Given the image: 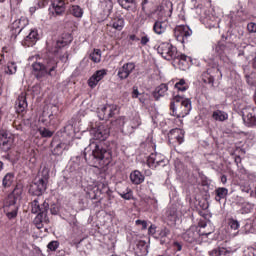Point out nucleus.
I'll list each match as a JSON object with an SVG mask.
<instances>
[{"instance_id": "obj_1", "label": "nucleus", "mask_w": 256, "mask_h": 256, "mask_svg": "<svg viewBox=\"0 0 256 256\" xmlns=\"http://www.w3.org/2000/svg\"><path fill=\"white\" fill-rule=\"evenodd\" d=\"M84 158L88 165L99 169V167H105V165L111 163L113 154L111 150L104 148L103 145L92 142L85 148Z\"/></svg>"}, {"instance_id": "obj_2", "label": "nucleus", "mask_w": 256, "mask_h": 256, "mask_svg": "<svg viewBox=\"0 0 256 256\" xmlns=\"http://www.w3.org/2000/svg\"><path fill=\"white\" fill-rule=\"evenodd\" d=\"M32 69L37 79H41L42 77H45V75L55 77L57 75V60L55 57L48 55L43 62H34L32 64Z\"/></svg>"}, {"instance_id": "obj_3", "label": "nucleus", "mask_w": 256, "mask_h": 256, "mask_svg": "<svg viewBox=\"0 0 256 256\" xmlns=\"http://www.w3.org/2000/svg\"><path fill=\"white\" fill-rule=\"evenodd\" d=\"M31 212L37 215L34 219L37 229H43V223L46 225L49 223V216H47V213H49V203L47 201L39 203L38 198L34 199L31 203Z\"/></svg>"}, {"instance_id": "obj_4", "label": "nucleus", "mask_w": 256, "mask_h": 256, "mask_svg": "<svg viewBox=\"0 0 256 256\" xmlns=\"http://www.w3.org/2000/svg\"><path fill=\"white\" fill-rule=\"evenodd\" d=\"M191 109V100L180 95L174 96L170 103V114L173 117H187Z\"/></svg>"}, {"instance_id": "obj_5", "label": "nucleus", "mask_w": 256, "mask_h": 256, "mask_svg": "<svg viewBox=\"0 0 256 256\" xmlns=\"http://www.w3.org/2000/svg\"><path fill=\"white\" fill-rule=\"evenodd\" d=\"M211 233H213V229L208 232L201 230L198 231L197 227L192 226L182 234V239L185 241V243H190L193 245V243H201V237H209Z\"/></svg>"}, {"instance_id": "obj_6", "label": "nucleus", "mask_w": 256, "mask_h": 256, "mask_svg": "<svg viewBox=\"0 0 256 256\" xmlns=\"http://www.w3.org/2000/svg\"><path fill=\"white\" fill-rule=\"evenodd\" d=\"M109 184L105 180H100L88 188L87 197L88 199H99L100 195H109Z\"/></svg>"}, {"instance_id": "obj_7", "label": "nucleus", "mask_w": 256, "mask_h": 256, "mask_svg": "<svg viewBox=\"0 0 256 256\" xmlns=\"http://www.w3.org/2000/svg\"><path fill=\"white\" fill-rule=\"evenodd\" d=\"M157 52L163 57V59H166V61H175V59L179 57L177 47L173 46L169 42L161 43L157 48Z\"/></svg>"}, {"instance_id": "obj_8", "label": "nucleus", "mask_w": 256, "mask_h": 256, "mask_svg": "<svg viewBox=\"0 0 256 256\" xmlns=\"http://www.w3.org/2000/svg\"><path fill=\"white\" fill-rule=\"evenodd\" d=\"M117 105L115 104H106L98 109V117L101 121H109L111 117H115L118 113Z\"/></svg>"}, {"instance_id": "obj_9", "label": "nucleus", "mask_w": 256, "mask_h": 256, "mask_svg": "<svg viewBox=\"0 0 256 256\" xmlns=\"http://www.w3.org/2000/svg\"><path fill=\"white\" fill-rule=\"evenodd\" d=\"M241 113L246 127H256V108L248 106L242 108Z\"/></svg>"}, {"instance_id": "obj_10", "label": "nucleus", "mask_w": 256, "mask_h": 256, "mask_svg": "<svg viewBox=\"0 0 256 256\" xmlns=\"http://www.w3.org/2000/svg\"><path fill=\"white\" fill-rule=\"evenodd\" d=\"M26 25H29V20H27L26 17H20L15 20L10 26L11 37L17 39V36L23 33V29H25Z\"/></svg>"}, {"instance_id": "obj_11", "label": "nucleus", "mask_w": 256, "mask_h": 256, "mask_svg": "<svg viewBox=\"0 0 256 256\" xmlns=\"http://www.w3.org/2000/svg\"><path fill=\"white\" fill-rule=\"evenodd\" d=\"M229 17L230 23H233V25H237V23H242L243 21H247V19H249L247 11H245V8H243L241 5H238L236 10L231 11Z\"/></svg>"}, {"instance_id": "obj_12", "label": "nucleus", "mask_w": 256, "mask_h": 256, "mask_svg": "<svg viewBox=\"0 0 256 256\" xmlns=\"http://www.w3.org/2000/svg\"><path fill=\"white\" fill-rule=\"evenodd\" d=\"M191 35H193V31L187 25H179L174 29V36L180 43H185V40Z\"/></svg>"}, {"instance_id": "obj_13", "label": "nucleus", "mask_w": 256, "mask_h": 256, "mask_svg": "<svg viewBox=\"0 0 256 256\" xmlns=\"http://www.w3.org/2000/svg\"><path fill=\"white\" fill-rule=\"evenodd\" d=\"M45 191H47V184L35 178L34 181L30 184L28 193L34 197H41Z\"/></svg>"}, {"instance_id": "obj_14", "label": "nucleus", "mask_w": 256, "mask_h": 256, "mask_svg": "<svg viewBox=\"0 0 256 256\" xmlns=\"http://www.w3.org/2000/svg\"><path fill=\"white\" fill-rule=\"evenodd\" d=\"M147 165L150 169L165 167V156L158 153H152L147 159Z\"/></svg>"}, {"instance_id": "obj_15", "label": "nucleus", "mask_w": 256, "mask_h": 256, "mask_svg": "<svg viewBox=\"0 0 256 256\" xmlns=\"http://www.w3.org/2000/svg\"><path fill=\"white\" fill-rule=\"evenodd\" d=\"M21 195H23V184H16L14 190L8 195L6 201L7 205H17V201H21Z\"/></svg>"}, {"instance_id": "obj_16", "label": "nucleus", "mask_w": 256, "mask_h": 256, "mask_svg": "<svg viewBox=\"0 0 256 256\" xmlns=\"http://www.w3.org/2000/svg\"><path fill=\"white\" fill-rule=\"evenodd\" d=\"M111 131L109 130V126L105 124L99 125L97 128L92 130V134L94 135V139L98 141H105L109 137Z\"/></svg>"}, {"instance_id": "obj_17", "label": "nucleus", "mask_w": 256, "mask_h": 256, "mask_svg": "<svg viewBox=\"0 0 256 256\" xmlns=\"http://www.w3.org/2000/svg\"><path fill=\"white\" fill-rule=\"evenodd\" d=\"M168 141L169 143H178V145H181L185 141V132L182 129L175 128L170 130L168 133Z\"/></svg>"}, {"instance_id": "obj_18", "label": "nucleus", "mask_w": 256, "mask_h": 256, "mask_svg": "<svg viewBox=\"0 0 256 256\" xmlns=\"http://www.w3.org/2000/svg\"><path fill=\"white\" fill-rule=\"evenodd\" d=\"M135 71V63L127 62L122 67L118 68L117 75L121 81L127 79L132 72Z\"/></svg>"}, {"instance_id": "obj_19", "label": "nucleus", "mask_w": 256, "mask_h": 256, "mask_svg": "<svg viewBox=\"0 0 256 256\" xmlns=\"http://www.w3.org/2000/svg\"><path fill=\"white\" fill-rule=\"evenodd\" d=\"M219 72V68L217 67H212L208 68L205 72L202 73V81L203 83H206L208 85H211L213 87L215 83V75Z\"/></svg>"}, {"instance_id": "obj_20", "label": "nucleus", "mask_w": 256, "mask_h": 256, "mask_svg": "<svg viewBox=\"0 0 256 256\" xmlns=\"http://www.w3.org/2000/svg\"><path fill=\"white\" fill-rule=\"evenodd\" d=\"M39 41V31L37 28L30 30L29 34L22 40V45L24 47H33L35 43Z\"/></svg>"}, {"instance_id": "obj_21", "label": "nucleus", "mask_w": 256, "mask_h": 256, "mask_svg": "<svg viewBox=\"0 0 256 256\" xmlns=\"http://www.w3.org/2000/svg\"><path fill=\"white\" fill-rule=\"evenodd\" d=\"M0 147L6 153L13 147V137L5 131L0 132Z\"/></svg>"}, {"instance_id": "obj_22", "label": "nucleus", "mask_w": 256, "mask_h": 256, "mask_svg": "<svg viewBox=\"0 0 256 256\" xmlns=\"http://www.w3.org/2000/svg\"><path fill=\"white\" fill-rule=\"evenodd\" d=\"M169 27V20L158 18L153 25V31L156 35H163Z\"/></svg>"}, {"instance_id": "obj_23", "label": "nucleus", "mask_w": 256, "mask_h": 256, "mask_svg": "<svg viewBox=\"0 0 256 256\" xmlns=\"http://www.w3.org/2000/svg\"><path fill=\"white\" fill-rule=\"evenodd\" d=\"M140 7V14L142 15V17H144V19H149L153 17V2L149 0H142Z\"/></svg>"}, {"instance_id": "obj_24", "label": "nucleus", "mask_w": 256, "mask_h": 256, "mask_svg": "<svg viewBox=\"0 0 256 256\" xmlns=\"http://www.w3.org/2000/svg\"><path fill=\"white\" fill-rule=\"evenodd\" d=\"M105 75H107L106 69H101L96 71L89 79H88V85L91 87V89H95V86L99 84V81H101Z\"/></svg>"}, {"instance_id": "obj_25", "label": "nucleus", "mask_w": 256, "mask_h": 256, "mask_svg": "<svg viewBox=\"0 0 256 256\" xmlns=\"http://www.w3.org/2000/svg\"><path fill=\"white\" fill-rule=\"evenodd\" d=\"M134 253L137 256H146L149 254V244L144 240H137L134 246Z\"/></svg>"}, {"instance_id": "obj_26", "label": "nucleus", "mask_w": 256, "mask_h": 256, "mask_svg": "<svg viewBox=\"0 0 256 256\" xmlns=\"http://www.w3.org/2000/svg\"><path fill=\"white\" fill-rule=\"evenodd\" d=\"M27 95L25 93H21L15 103V109L17 113H23L25 109H27Z\"/></svg>"}, {"instance_id": "obj_27", "label": "nucleus", "mask_w": 256, "mask_h": 256, "mask_svg": "<svg viewBox=\"0 0 256 256\" xmlns=\"http://www.w3.org/2000/svg\"><path fill=\"white\" fill-rule=\"evenodd\" d=\"M47 117V118H46ZM57 113H51L48 116L43 112L42 116L40 117V122L49 127V125H57Z\"/></svg>"}, {"instance_id": "obj_28", "label": "nucleus", "mask_w": 256, "mask_h": 256, "mask_svg": "<svg viewBox=\"0 0 256 256\" xmlns=\"http://www.w3.org/2000/svg\"><path fill=\"white\" fill-rule=\"evenodd\" d=\"M50 11L55 15H63L65 13V2L63 0H54Z\"/></svg>"}, {"instance_id": "obj_29", "label": "nucleus", "mask_w": 256, "mask_h": 256, "mask_svg": "<svg viewBox=\"0 0 256 256\" xmlns=\"http://www.w3.org/2000/svg\"><path fill=\"white\" fill-rule=\"evenodd\" d=\"M167 91H169V86H167V84L162 83L159 86H157L152 94L155 101H159L161 97H165Z\"/></svg>"}, {"instance_id": "obj_30", "label": "nucleus", "mask_w": 256, "mask_h": 256, "mask_svg": "<svg viewBox=\"0 0 256 256\" xmlns=\"http://www.w3.org/2000/svg\"><path fill=\"white\" fill-rule=\"evenodd\" d=\"M215 201L221 203L222 199H227V195H229V189L225 187L216 188L214 191Z\"/></svg>"}, {"instance_id": "obj_31", "label": "nucleus", "mask_w": 256, "mask_h": 256, "mask_svg": "<svg viewBox=\"0 0 256 256\" xmlns=\"http://www.w3.org/2000/svg\"><path fill=\"white\" fill-rule=\"evenodd\" d=\"M108 27H112L113 29H116V31H123V27H125V19L122 17H116L111 20Z\"/></svg>"}, {"instance_id": "obj_32", "label": "nucleus", "mask_w": 256, "mask_h": 256, "mask_svg": "<svg viewBox=\"0 0 256 256\" xmlns=\"http://www.w3.org/2000/svg\"><path fill=\"white\" fill-rule=\"evenodd\" d=\"M130 180L133 185H141V183L145 181V176H143L139 170H134L130 174Z\"/></svg>"}, {"instance_id": "obj_33", "label": "nucleus", "mask_w": 256, "mask_h": 256, "mask_svg": "<svg viewBox=\"0 0 256 256\" xmlns=\"http://www.w3.org/2000/svg\"><path fill=\"white\" fill-rule=\"evenodd\" d=\"M118 5L125 9L126 11H133L137 7V2L135 0H117Z\"/></svg>"}, {"instance_id": "obj_34", "label": "nucleus", "mask_w": 256, "mask_h": 256, "mask_svg": "<svg viewBox=\"0 0 256 256\" xmlns=\"http://www.w3.org/2000/svg\"><path fill=\"white\" fill-rule=\"evenodd\" d=\"M212 119H214V121H220L223 123V121H227L229 119V114L222 110H216L212 113Z\"/></svg>"}, {"instance_id": "obj_35", "label": "nucleus", "mask_w": 256, "mask_h": 256, "mask_svg": "<svg viewBox=\"0 0 256 256\" xmlns=\"http://www.w3.org/2000/svg\"><path fill=\"white\" fill-rule=\"evenodd\" d=\"M15 180V174L12 172H8L2 179V187L4 189H9L13 185V181Z\"/></svg>"}, {"instance_id": "obj_36", "label": "nucleus", "mask_w": 256, "mask_h": 256, "mask_svg": "<svg viewBox=\"0 0 256 256\" xmlns=\"http://www.w3.org/2000/svg\"><path fill=\"white\" fill-rule=\"evenodd\" d=\"M174 61H177V63L182 67H189V63H191V57L178 53V57L175 58Z\"/></svg>"}, {"instance_id": "obj_37", "label": "nucleus", "mask_w": 256, "mask_h": 256, "mask_svg": "<svg viewBox=\"0 0 256 256\" xmlns=\"http://www.w3.org/2000/svg\"><path fill=\"white\" fill-rule=\"evenodd\" d=\"M69 43H71V39L65 40V38H61V39L57 40V42L55 44V49L52 50L51 53H53V55H57V53H59V50L62 47H67V45H69Z\"/></svg>"}, {"instance_id": "obj_38", "label": "nucleus", "mask_w": 256, "mask_h": 256, "mask_svg": "<svg viewBox=\"0 0 256 256\" xmlns=\"http://www.w3.org/2000/svg\"><path fill=\"white\" fill-rule=\"evenodd\" d=\"M35 179L47 185V183H49V170L47 168H43Z\"/></svg>"}, {"instance_id": "obj_39", "label": "nucleus", "mask_w": 256, "mask_h": 256, "mask_svg": "<svg viewBox=\"0 0 256 256\" xmlns=\"http://www.w3.org/2000/svg\"><path fill=\"white\" fill-rule=\"evenodd\" d=\"M251 211H253V204L249 202H244L240 205V209L238 210V213H240V215H247L251 213Z\"/></svg>"}, {"instance_id": "obj_40", "label": "nucleus", "mask_w": 256, "mask_h": 256, "mask_svg": "<svg viewBox=\"0 0 256 256\" xmlns=\"http://www.w3.org/2000/svg\"><path fill=\"white\" fill-rule=\"evenodd\" d=\"M65 149H67V144L59 142L54 146L52 153L53 155H63V151H65Z\"/></svg>"}, {"instance_id": "obj_41", "label": "nucleus", "mask_w": 256, "mask_h": 256, "mask_svg": "<svg viewBox=\"0 0 256 256\" xmlns=\"http://www.w3.org/2000/svg\"><path fill=\"white\" fill-rule=\"evenodd\" d=\"M171 235V230L167 227L162 228L159 231V237H160V243L163 245L165 243L166 239Z\"/></svg>"}, {"instance_id": "obj_42", "label": "nucleus", "mask_w": 256, "mask_h": 256, "mask_svg": "<svg viewBox=\"0 0 256 256\" xmlns=\"http://www.w3.org/2000/svg\"><path fill=\"white\" fill-rule=\"evenodd\" d=\"M210 256H229V251L225 248L214 249L209 252Z\"/></svg>"}, {"instance_id": "obj_43", "label": "nucleus", "mask_w": 256, "mask_h": 256, "mask_svg": "<svg viewBox=\"0 0 256 256\" xmlns=\"http://www.w3.org/2000/svg\"><path fill=\"white\" fill-rule=\"evenodd\" d=\"M8 207H10V211H8L7 214H6L8 219H15V217H17L19 207H17V204L8 205Z\"/></svg>"}, {"instance_id": "obj_44", "label": "nucleus", "mask_w": 256, "mask_h": 256, "mask_svg": "<svg viewBox=\"0 0 256 256\" xmlns=\"http://www.w3.org/2000/svg\"><path fill=\"white\" fill-rule=\"evenodd\" d=\"M5 73L7 75H15L17 73V64L15 62H8Z\"/></svg>"}, {"instance_id": "obj_45", "label": "nucleus", "mask_w": 256, "mask_h": 256, "mask_svg": "<svg viewBox=\"0 0 256 256\" xmlns=\"http://www.w3.org/2000/svg\"><path fill=\"white\" fill-rule=\"evenodd\" d=\"M175 89L178 91H181L182 93H185L187 89H189V85H187V82H185V79H181L179 82L175 84Z\"/></svg>"}, {"instance_id": "obj_46", "label": "nucleus", "mask_w": 256, "mask_h": 256, "mask_svg": "<svg viewBox=\"0 0 256 256\" xmlns=\"http://www.w3.org/2000/svg\"><path fill=\"white\" fill-rule=\"evenodd\" d=\"M90 59L94 63H100L101 62V50L94 49V51L90 54Z\"/></svg>"}, {"instance_id": "obj_47", "label": "nucleus", "mask_w": 256, "mask_h": 256, "mask_svg": "<svg viewBox=\"0 0 256 256\" xmlns=\"http://www.w3.org/2000/svg\"><path fill=\"white\" fill-rule=\"evenodd\" d=\"M236 49L238 51V56L241 57V55H247V49H249V45H247V43H241L236 45Z\"/></svg>"}, {"instance_id": "obj_48", "label": "nucleus", "mask_w": 256, "mask_h": 256, "mask_svg": "<svg viewBox=\"0 0 256 256\" xmlns=\"http://www.w3.org/2000/svg\"><path fill=\"white\" fill-rule=\"evenodd\" d=\"M245 78H246V83H248L251 87L256 85V72L245 74Z\"/></svg>"}, {"instance_id": "obj_49", "label": "nucleus", "mask_w": 256, "mask_h": 256, "mask_svg": "<svg viewBox=\"0 0 256 256\" xmlns=\"http://www.w3.org/2000/svg\"><path fill=\"white\" fill-rule=\"evenodd\" d=\"M70 12L74 17L81 18L83 17V9H81L78 5H74L71 7Z\"/></svg>"}, {"instance_id": "obj_50", "label": "nucleus", "mask_w": 256, "mask_h": 256, "mask_svg": "<svg viewBox=\"0 0 256 256\" xmlns=\"http://www.w3.org/2000/svg\"><path fill=\"white\" fill-rule=\"evenodd\" d=\"M240 191H242V193L249 194L250 197H254V192L251 190V186L249 184H241Z\"/></svg>"}, {"instance_id": "obj_51", "label": "nucleus", "mask_w": 256, "mask_h": 256, "mask_svg": "<svg viewBox=\"0 0 256 256\" xmlns=\"http://www.w3.org/2000/svg\"><path fill=\"white\" fill-rule=\"evenodd\" d=\"M139 125H141V117L139 116V114H135L131 120V127L132 129H137Z\"/></svg>"}, {"instance_id": "obj_52", "label": "nucleus", "mask_w": 256, "mask_h": 256, "mask_svg": "<svg viewBox=\"0 0 256 256\" xmlns=\"http://www.w3.org/2000/svg\"><path fill=\"white\" fill-rule=\"evenodd\" d=\"M125 123H127V118L125 116H120L112 122V125H115L116 127H124Z\"/></svg>"}, {"instance_id": "obj_53", "label": "nucleus", "mask_w": 256, "mask_h": 256, "mask_svg": "<svg viewBox=\"0 0 256 256\" xmlns=\"http://www.w3.org/2000/svg\"><path fill=\"white\" fill-rule=\"evenodd\" d=\"M64 133H66L68 137H73L75 135V128L72 126V124H67L64 127Z\"/></svg>"}, {"instance_id": "obj_54", "label": "nucleus", "mask_w": 256, "mask_h": 256, "mask_svg": "<svg viewBox=\"0 0 256 256\" xmlns=\"http://www.w3.org/2000/svg\"><path fill=\"white\" fill-rule=\"evenodd\" d=\"M38 131H39L41 137H45V138L53 137V132H51L47 128H39Z\"/></svg>"}, {"instance_id": "obj_55", "label": "nucleus", "mask_w": 256, "mask_h": 256, "mask_svg": "<svg viewBox=\"0 0 256 256\" xmlns=\"http://www.w3.org/2000/svg\"><path fill=\"white\" fill-rule=\"evenodd\" d=\"M168 221L175 223L177 221V211L170 210L167 215Z\"/></svg>"}, {"instance_id": "obj_56", "label": "nucleus", "mask_w": 256, "mask_h": 256, "mask_svg": "<svg viewBox=\"0 0 256 256\" xmlns=\"http://www.w3.org/2000/svg\"><path fill=\"white\" fill-rule=\"evenodd\" d=\"M120 197L126 201H130V199H133V191L128 190L127 192H122L120 193Z\"/></svg>"}, {"instance_id": "obj_57", "label": "nucleus", "mask_w": 256, "mask_h": 256, "mask_svg": "<svg viewBox=\"0 0 256 256\" xmlns=\"http://www.w3.org/2000/svg\"><path fill=\"white\" fill-rule=\"evenodd\" d=\"M47 248L49 251H57L59 249V242L58 241H51L48 245Z\"/></svg>"}, {"instance_id": "obj_58", "label": "nucleus", "mask_w": 256, "mask_h": 256, "mask_svg": "<svg viewBox=\"0 0 256 256\" xmlns=\"http://www.w3.org/2000/svg\"><path fill=\"white\" fill-rule=\"evenodd\" d=\"M216 51L217 53H219V55H223V53L227 51V47L223 43H218V45L216 46Z\"/></svg>"}, {"instance_id": "obj_59", "label": "nucleus", "mask_w": 256, "mask_h": 256, "mask_svg": "<svg viewBox=\"0 0 256 256\" xmlns=\"http://www.w3.org/2000/svg\"><path fill=\"white\" fill-rule=\"evenodd\" d=\"M173 251H182L183 249V243L179 241H174L172 244Z\"/></svg>"}, {"instance_id": "obj_60", "label": "nucleus", "mask_w": 256, "mask_h": 256, "mask_svg": "<svg viewBox=\"0 0 256 256\" xmlns=\"http://www.w3.org/2000/svg\"><path fill=\"white\" fill-rule=\"evenodd\" d=\"M141 93L139 92V88L137 86H133L132 88V99H139Z\"/></svg>"}, {"instance_id": "obj_61", "label": "nucleus", "mask_w": 256, "mask_h": 256, "mask_svg": "<svg viewBox=\"0 0 256 256\" xmlns=\"http://www.w3.org/2000/svg\"><path fill=\"white\" fill-rule=\"evenodd\" d=\"M149 41H151V38H149V36L147 34L143 33V35L141 36V39H140L141 45H143V47H145V45H147V43H149Z\"/></svg>"}, {"instance_id": "obj_62", "label": "nucleus", "mask_w": 256, "mask_h": 256, "mask_svg": "<svg viewBox=\"0 0 256 256\" xmlns=\"http://www.w3.org/2000/svg\"><path fill=\"white\" fill-rule=\"evenodd\" d=\"M229 225H230L231 229H234V231H237V229H239V221H237L235 219H230Z\"/></svg>"}, {"instance_id": "obj_63", "label": "nucleus", "mask_w": 256, "mask_h": 256, "mask_svg": "<svg viewBox=\"0 0 256 256\" xmlns=\"http://www.w3.org/2000/svg\"><path fill=\"white\" fill-rule=\"evenodd\" d=\"M247 30L249 31V33H256V23L255 22L248 23Z\"/></svg>"}, {"instance_id": "obj_64", "label": "nucleus", "mask_w": 256, "mask_h": 256, "mask_svg": "<svg viewBox=\"0 0 256 256\" xmlns=\"http://www.w3.org/2000/svg\"><path fill=\"white\" fill-rule=\"evenodd\" d=\"M238 172L240 173V175L242 176V179H246L247 175L249 173V171H247L245 168L243 167H239L238 168Z\"/></svg>"}]
</instances>
